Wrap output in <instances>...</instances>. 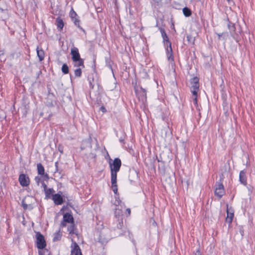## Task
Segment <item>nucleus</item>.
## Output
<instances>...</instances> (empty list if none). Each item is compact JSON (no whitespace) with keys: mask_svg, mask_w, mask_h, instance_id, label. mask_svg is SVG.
<instances>
[{"mask_svg":"<svg viewBox=\"0 0 255 255\" xmlns=\"http://www.w3.org/2000/svg\"><path fill=\"white\" fill-rule=\"evenodd\" d=\"M121 161L118 158H115L112 164H110L111 172V182L113 184L116 183V179L117 178V172L120 170L121 166Z\"/></svg>","mask_w":255,"mask_h":255,"instance_id":"1","label":"nucleus"},{"mask_svg":"<svg viewBox=\"0 0 255 255\" xmlns=\"http://www.w3.org/2000/svg\"><path fill=\"white\" fill-rule=\"evenodd\" d=\"M191 92L193 95V100L195 105L197 104V93L199 89V79L197 77H193L190 80Z\"/></svg>","mask_w":255,"mask_h":255,"instance_id":"2","label":"nucleus"},{"mask_svg":"<svg viewBox=\"0 0 255 255\" xmlns=\"http://www.w3.org/2000/svg\"><path fill=\"white\" fill-rule=\"evenodd\" d=\"M37 247L39 249H43L46 246V242L44 236L38 232L36 234Z\"/></svg>","mask_w":255,"mask_h":255,"instance_id":"3","label":"nucleus"},{"mask_svg":"<svg viewBox=\"0 0 255 255\" xmlns=\"http://www.w3.org/2000/svg\"><path fill=\"white\" fill-rule=\"evenodd\" d=\"M225 193L223 185L222 183L217 182L215 184V194L221 198Z\"/></svg>","mask_w":255,"mask_h":255,"instance_id":"4","label":"nucleus"},{"mask_svg":"<svg viewBox=\"0 0 255 255\" xmlns=\"http://www.w3.org/2000/svg\"><path fill=\"white\" fill-rule=\"evenodd\" d=\"M121 201L119 200H116L114 204L116 205L115 215L117 218H119L123 215L122 206L120 205Z\"/></svg>","mask_w":255,"mask_h":255,"instance_id":"5","label":"nucleus"},{"mask_svg":"<svg viewBox=\"0 0 255 255\" xmlns=\"http://www.w3.org/2000/svg\"><path fill=\"white\" fill-rule=\"evenodd\" d=\"M160 31L161 36H162L163 40V42H164V44H166L167 45V51H169V49H168V47H169L170 51L171 52H172L171 44L170 42V41H169L168 37L166 33H165L164 30L162 28H161L160 29Z\"/></svg>","mask_w":255,"mask_h":255,"instance_id":"6","label":"nucleus"},{"mask_svg":"<svg viewBox=\"0 0 255 255\" xmlns=\"http://www.w3.org/2000/svg\"><path fill=\"white\" fill-rule=\"evenodd\" d=\"M67 223H73V218L72 216L69 213H66L64 215L63 221L61 223V226L65 227Z\"/></svg>","mask_w":255,"mask_h":255,"instance_id":"7","label":"nucleus"},{"mask_svg":"<svg viewBox=\"0 0 255 255\" xmlns=\"http://www.w3.org/2000/svg\"><path fill=\"white\" fill-rule=\"evenodd\" d=\"M72 242H73L71 245V255H82L81 250L78 245V244L76 242H73V240L71 239Z\"/></svg>","mask_w":255,"mask_h":255,"instance_id":"8","label":"nucleus"},{"mask_svg":"<svg viewBox=\"0 0 255 255\" xmlns=\"http://www.w3.org/2000/svg\"><path fill=\"white\" fill-rule=\"evenodd\" d=\"M18 180L22 186H27L29 184V178L24 174L19 175Z\"/></svg>","mask_w":255,"mask_h":255,"instance_id":"9","label":"nucleus"},{"mask_svg":"<svg viewBox=\"0 0 255 255\" xmlns=\"http://www.w3.org/2000/svg\"><path fill=\"white\" fill-rule=\"evenodd\" d=\"M71 54L72 55V59L73 61H77L81 59L80 55L77 48L74 47L71 49Z\"/></svg>","mask_w":255,"mask_h":255,"instance_id":"10","label":"nucleus"},{"mask_svg":"<svg viewBox=\"0 0 255 255\" xmlns=\"http://www.w3.org/2000/svg\"><path fill=\"white\" fill-rule=\"evenodd\" d=\"M227 216L226 219V222L230 224L232 223L233 220V218L234 217V213L233 210L231 209H229L228 205H227Z\"/></svg>","mask_w":255,"mask_h":255,"instance_id":"11","label":"nucleus"},{"mask_svg":"<svg viewBox=\"0 0 255 255\" xmlns=\"http://www.w3.org/2000/svg\"><path fill=\"white\" fill-rule=\"evenodd\" d=\"M239 181L241 183L244 185H247V177H246V171L245 170H242L240 172L239 175Z\"/></svg>","mask_w":255,"mask_h":255,"instance_id":"12","label":"nucleus"},{"mask_svg":"<svg viewBox=\"0 0 255 255\" xmlns=\"http://www.w3.org/2000/svg\"><path fill=\"white\" fill-rule=\"evenodd\" d=\"M52 200L56 205H61L63 203V200L61 196L58 194L52 195Z\"/></svg>","mask_w":255,"mask_h":255,"instance_id":"13","label":"nucleus"},{"mask_svg":"<svg viewBox=\"0 0 255 255\" xmlns=\"http://www.w3.org/2000/svg\"><path fill=\"white\" fill-rule=\"evenodd\" d=\"M70 15L71 18L74 21L75 24L76 25H77L78 27H80V25H79L80 20H78V19L76 18V16H77L76 13L73 9H72L70 12Z\"/></svg>","mask_w":255,"mask_h":255,"instance_id":"14","label":"nucleus"},{"mask_svg":"<svg viewBox=\"0 0 255 255\" xmlns=\"http://www.w3.org/2000/svg\"><path fill=\"white\" fill-rule=\"evenodd\" d=\"M56 25L58 28H59L60 30L62 29L64 26V22L61 18L58 17L56 19Z\"/></svg>","mask_w":255,"mask_h":255,"instance_id":"15","label":"nucleus"},{"mask_svg":"<svg viewBox=\"0 0 255 255\" xmlns=\"http://www.w3.org/2000/svg\"><path fill=\"white\" fill-rule=\"evenodd\" d=\"M37 167L38 174L43 175L44 174V168L43 165L41 163H38Z\"/></svg>","mask_w":255,"mask_h":255,"instance_id":"16","label":"nucleus"},{"mask_svg":"<svg viewBox=\"0 0 255 255\" xmlns=\"http://www.w3.org/2000/svg\"><path fill=\"white\" fill-rule=\"evenodd\" d=\"M71 224L70 225L69 227H68V231L69 232L70 234H76V228L75 227V226L73 224V223H71Z\"/></svg>","mask_w":255,"mask_h":255,"instance_id":"17","label":"nucleus"},{"mask_svg":"<svg viewBox=\"0 0 255 255\" xmlns=\"http://www.w3.org/2000/svg\"><path fill=\"white\" fill-rule=\"evenodd\" d=\"M37 56L39 57V60L41 61L43 60L44 57V51L42 50H39L38 48H37Z\"/></svg>","mask_w":255,"mask_h":255,"instance_id":"18","label":"nucleus"},{"mask_svg":"<svg viewBox=\"0 0 255 255\" xmlns=\"http://www.w3.org/2000/svg\"><path fill=\"white\" fill-rule=\"evenodd\" d=\"M75 62L74 66L75 67H80L82 66L83 67H84V61L82 59H79V60L77 61H73Z\"/></svg>","mask_w":255,"mask_h":255,"instance_id":"19","label":"nucleus"},{"mask_svg":"<svg viewBox=\"0 0 255 255\" xmlns=\"http://www.w3.org/2000/svg\"><path fill=\"white\" fill-rule=\"evenodd\" d=\"M62 237V233L59 231L58 232L55 233L54 235V237L53 239V241L54 242H56L61 240Z\"/></svg>","mask_w":255,"mask_h":255,"instance_id":"20","label":"nucleus"},{"mask_svg":"<svg viewBox=\"0 0 255 255\" xmlns=\"http://www.w3.org/2000/svg\"><path fill=\"white\" fill-rule=\"evenodd\" d=\"M183 12L185 16H189L191 14V10L186 7L183 8Z\"/></svg>","mask_w":255,"mask_h":255,"instance_id":"21","label":"nucleus"},{"mask_svg":"<svg viewBox=\"0 0 255 255\" xmlns=\"http://www.w3.org/2000/svg\"><path fill=\"white\" fill-rule=\"evenodd\" d=\"M44 191H45L46 197L47 198H49L50 194L54 192V190L53 189L50 188V189H47L46 188V190H44Z\"/></svg>","mask_w":255,"mask_h":255,"instance_id":"22","label":"nucleus"},{"mask_svg":"<svg viewBox=\"0 0 255 255\" xmlns=\"http://www.w3.org/2000/svg\"><path fill=\"white\" fill-rule=\"evenodd\" d=\"M62 71L64 74H67L69 72L68 66L66 64H64L62 67Z\"/></svg>","mask_w":255,"mask_h":255,"instance_id":"23","label":"nucleus"},{"mask_svg":"<svg viewBox=\"0 0 255 255\" xmlns=\"http://www.w3.org/2000/svg\"><path fill=\"white\" fill-rule=\"evenodd\" d=\"M218 35V38L219 39H221V38H223L224 39H226L227 37L228 36L227 33H219L217 34Z\"/></svg>","mask_w":255,"mask_h":255,"instance_id":"24","label":"nucleus"},{"mask_svg":"<svg viewBox=\"0 0 255 255\" xmlns=\"http://www.w3.org/2000/svg\"><path fill=\"white\" fill-rule=\"evenodd\" d=\"M74 73H75V75L76 76L80 77L81 75V73H82V71H81V68H79L76 69L75 70Z\"/></svg>","mask_w":255,"mask_h":255,"instance_id":"25","label":"nucleus"},{"mask_svg":"<svg viewBox=\"0 0 255 255\" xmlns=\"http://www.w3.org/2000/svg\"><path fill=\"white\" fill-rule=\"evenodd\" d=\"M111 183H112V186L113 188V190L114 192V193L115 194H116L118 191L117 185V179H116V183L115 184H113V183L112 182H111Z\"/></svg>","mask_w":255,"mask_h":255,"instance_id":"26","label":"nucleus"},{"mask_svg":"<svg viewBox=\"0 0 255 255\" xmlns=\"http://www.w3.org/2000/svg\"><path fill=\"white\" fill-rule=\"evenodd\" d=\"M22 206L24 210L27 209L28 208V206H30V205H28L25 203V200H23L22 201Z\"/></svg>","mask_w":255,"mask_h":255,"instance_id":"27","label":"nucleus"},{"mask_svg":"<svg viewBox=\"0 0 255 255\" xmlns=\"http://www.w3.org/2000/svg\"><path fill=\"white\" fill-rule=\"evenodd\" d=\"M34 180H35L36 183H37V184L38 185H39L40 181V178L38 176H36V177H35Z\"/></svg>","mask_w":255,"mask_h":255,"instance_id":"28","label":"nucleus"},{"mask_svg":"<svg viewBox=\"0 0 255 255\" xmlns=\"http://www.w3.org/2000/svg\"><path fill=\"white\" fill-rule=\"evenodd\" d=\"M41 186L43 187L44 190H46L47 188V186L44 182H41Z\"/></svg>","mask_w":255,"mask_h":255,"instance_id":"29","label":"nucleus"},{"mask_svg":"<svg viewBox=\"0 0 255 255\" xmlns=\"http://www.w3.org/2000/svg\"><path fill=\"white\" fill-rule=\"evenodd\" d=\"M100 110L102 111V112L103 113H105V112H106V108H105L104 107H103V106H102V107H101L100 108Z\"/></svg>","mask_w":255,"mask_h":255,"instance_id":"30","label":"nucleus"},{"mask_svg":"<svg viewBox=\"0 0 255 255\" xmlns=\"http://www.w3.org/2000/svg\"><path fill=\"white\" fill-rule=\"evenodd\" d=\"M162 132H164L165 133V135H164V137H166V133H167V128H164V129H162Z\"/></svg>","mask_w":255,"mask_h":255,"instance_id":"31","label":"nucleus"},{"mask_svg":"<svg viewBox=\"0 0 255 255\" xmlns=\"http://www.w3.org/2000/svg\"><path fill=\"white\" fill-rule=\"evenodd\" d=\"M44 251H39V255H44Z\"/></svg>","mask_w":255,"mask_h":255,"instance_id":"32","label":"nucleus"},{"mask_svg":"<svg viewBox=\"0 0 255 255\" xmlns=\"http://www.w3.org/2000/svg\"><path fill=\"white\" fill-rule=\"evenodd\" d=\"M127 211L128 212V214L129 215L130 214V209L128 208L127 209Z\"/></svg>","mask_w":255,"mask_h":255,"instance_id":"33","label":"nucleus"},{"mask_svg":"<svg viewBox=\"0 0 255 255\" xmlns=\"http://www.w3.org/2000/svg\"><path fill=\"white\" fill-rule=\"evenodd\" d=\"M187 39H188V41H190V38H191V36H189V35H188L187 36Z\"/></svg>","mask_w":255,"mask_h":255,"instance_id":"34","label":"nucleus"},{"mask_svg":"<svg viewBox=\"0 0 255 255\" xmlns=\"http://www.w3.org/2000/svg\"><path fill=\"white\" fill-rule=\"evenodd\" d=\"M196 254V255H200V252L199 251H197Z\"/></svg>","mask_w":255,"mask_h":255,"instance_id":"35","label":"nucleus"},{"mask_svg":"<svg viewBox=\"0 0 255 255\" xmlns=\"http://www.w3.org/2000/svg\"><path fill=\"white\" fill-rule=\"evenodd\" d=\"M154 224H156V223H155V222L153 220V225H154Z\"/></svg>","mask_w":255,"mask_h":255,"instance_id":"36","label":"nucleus"},{"mask_svg":"<svg viewBox=\"0 0 255 255\" xmlns=\"http://www.w3.org/2000/svg\"><path fill=\"white\" fill-rule=\"evenodd\" d=\"M222 179H223V178L221 176H220V181H221V180H222Z\"/></svg>","mask_w":255,"mask_h":255,"instance_id":"37","label":"nucleus"},{"mask_svg":"<svg viewBox=\"0 0 255 255\" xmlns=\"http://www.w3.org/2000/svg\"><path fill=\"white\" fill-rule=\"evenodd\" d=\"M47 178H48V175L47 174H45V175Z\"/></svg>","mask_w":255,"mask_h":255,"instance_id":"38","label":"nucleus"},{"mask_svg":"<svg viewBox=\"0 0 255 255\" xmlns=\"http://www.w3.org/2000/svg\"><path fill=\"white\" fill-rule=\"evenodd\" d=\"M232 27L233 28V30H234V29H235L234 27L233 26Z\"/></svg>","mask_w":255,"mask_h":255,"instance_id":"39","label":"nucleus"},{"mask_svg":"<svg viewBox=\"0 0 255 255\" xmlns=\"http://www.w3.org/2000/svg\"><path fill=\"white\" fill-rule=\"evenodd\" d=\"M228 0V1H230V0Z\"/></svg>","mask_w":255,"mask_h":255,"instance_id":"40","label":"nucleus"}]
</instances>
